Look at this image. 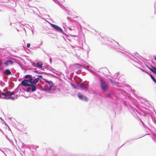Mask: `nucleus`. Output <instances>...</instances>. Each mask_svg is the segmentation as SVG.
I'll return each instance as SVG.
<instances>
[{"label":"nucleus","instance_id":"4","mask_svg":"<svg viewBox=\"0 0 156 156\" xmlns=\"http://www.w3.org/2000/svg\"><path fill=\"white\" fill-rule=\"evenodd\" d=\"M51 26L52 27L55 28L56 30L58 31L61 32H62V28L58 26L53 24H51Z\"/></svg>","mask_w":156,"mask_h":156},{"label":"nucleus","instance_id":"9","mask_svg":"<svg viewBox=\"0 0 156 156\" xmlns=\"http://www.w3.org/2000/svg\"><path fill=\"white\" fill-rule=\"evenodd\" d=\"M37 67L38 68H42L43 64L41 62H38L37 63Z\"/></svg>","mask_w":156,"mask_h":156},{"label":"nucleus","instance_id":"19","mask_svg":"<svg viewBox=\"0 0 156 156\" xmlns=\"http://www.w3.org/2000/svg\"><path fill=\"white\" fill-rule=\"evenodd\" d=\"M1 97V95H0V98Z\"/></svg>","mask_w":156,"mask_h":156},{"label":"nucleus","instance_id":"16","mask_svg":"<svg viewBox=\"0 0 156 156\" xmlns=\"http://www.w3.org/2000/svg\"><path fill=\"white\" fill-rule=\"evenodd\" d=\"M8 97H7V96H5V97H4V98H2V99H7Z\"/></svg>","mask_w":156,"mask_h":156},{"label":"nucleus","instance_id":"7","mask_svg":"<svg viewBox=\"0 0 156 156\" xmlns=\"http://www.w3.org/2000/svg\"><path fill=\"white\" fill-rule=\"evenodd\" d=\"M14 93L13 92H11L10 91H8L6 92H5V96H6L7 97H9L10 96L13 94H14Z\"/></svg>","mask_w":156,"mask_h":156},{"label":"nucleus","instance_id":"1","mask_svg":"<svg viewBox=\"0 0 156 156\" xmlns=\"http://www.w3.org/2000/svg\"><path fill=\"white\" fill-rule=\"evenodd\" d=\"M38 77L42 78V76L36 75V76L27 75L25 76V78L26 79L29 78V80H22L21 81V84L24 86L29 87L27 89V92H34L36 90V86L40 79Z\"/></svg>","mask_w":156,"mask_h":156},{"label":"nucleus","instance_id":"12","mask_svg":"<svg viewBox=\"0 0 156 156\" xmlns=\"http://www.w3.org/2000/svg\"><path fill=\"white\" fill-rule=\"evenodd\" d=\"M45 82L48 83L49 84L50 87H51L52 86V82L51 81H49L46 80H45Z\"/></svg>","mask_w":156,"mask_h":156},{"label":"nucleus","instance_id":"18","mask_svg":"<svg viewBox=\"0 0 156 156\" xmlns=\"http://www.w3.org/2000/svg\"><path fill=\"white\" fill-rule=\"evenodd\" d=\"M2 64V62L1 60H0V66H1Z\"/></svg>","mask_w":156,"mask_h":156},{"label":"nucleus","instance_id":"8","mask_svg":"<svg viewBox=\"0 0 156 156\" xmlns=\"http://www.w3.org/2000/svg\"><path fill=\"white\" fill-rule=\"evenodd\" d=\"M13 63V62L10 60H9L8 61H7L5 63V65L6 66H8L9 64L10 65H12Z\"/></svg>","mask_w":156,"mask_h":156},{"label":"nucleus","instance_id":"17","mask_svg":"<svg viewBox=\"0 0 156 156\" xmlns=\"http://www.w3.org/2000/svg\"><path fill=\"white\" fill-rule=\"evenodd\" d=\"M154 58L156 61V55L154 56Z\"/></svg>","mask_w":156,"mask_h":156},{"label":"nucleus","instance_id":"10","mask_svg":"<svg viewBox=\"0 0 156 156\" xmlns=\"http://www.w3.org/2000/svg\"><path fill=\"white\" fill-rule=\"evenodd\" d=\"M149 68L152 72L156 73L155 72H156V68L154 67L153 68Z\"/></svg>","mask_w":156,"mask_h":156},{"label":"nucleus","instance_id":"13","mask_svg":"<svg viewBox=\"0 0 156 156\" xmlns=\"http://www.w3.org/2000/svg\"><path fill=\"white\" fill-rule=\"evenodd\" d=\"M7 99H11L13 100L14 99V98L13 97L10 96L8 97Z\"/></svg>","mask_w":156,"mask_h":156},{"label":"nucleus","instance_id":"15","mask_svg":"<svg viewBox=\"0 0 156 156\" xmlns=\"http://www.w3.org/2000/svg\"><path fill=\"white\" fill-rule=\"evenodd\" d=\"M0 95H3V96H5V93L2 92V93H1Z\"/></svg>","mask_w":156,"mask_h":156},{"label":"nucleus","instance_id":"6","mask_svg":"<svg viewBox=\"0 0 156 156\" xmlns=\"http://www.w3.org/2000/svg\"><path fill=\"white\" fill-rule=\"evenodd\" d=\"M12 74L11 72L10 69H8L5 70L4 74H5L6 75H9Z\"/></svg>","mask_w":156,"mask_h":156},{"label":"nucleus","instance_id":"2","mask_svg":"<svg viewBox=\"0 0 156 156\" xmlns=\"http://www.w3.org/2000/svg\"><path fill=\"white\" fill-rule=\"evenodd\" d=\"M100 85L102 89L104 91H107L108 89V87L107 84H106V82L101 79L100 80Z\"/></svg>","mask_w":156,"mask_h":156},{"label":"nucleus","instance_id":"14","mask_svg":"<svg viewBox=\"0 0 156 156\" xmlns=\"http://www.w3.org/2000/svg\"><path fill=\"white\" fill-rule=\"evenodd\" d=\"M30 46V43H27V47L28 48H29Z\"/></svg>","mask_w":156,"mask_h":156},{"label":"nucleus","instance_id":"11","mask_svg":"<svg viewBox=\"0 0 156 156\" xmlns=\"http://www.w3.org/2000/svg\"><path fill=\"white\" fill-rule=\"evenodd\" d=\"M150 76L151 78V79L153 80L154 81V83H156V80L154 77L153 76L152 74H150Z\"/></svg>","mask_w":156,"mask_h":156},{"label":"nucleus","instance_id":"3","mask_svg":"<svg viewBox=\"0 0 156 156\" xmlns=\"http://www.w3.org/2000/svg\"><path fill=\"white\" fill-rule=\"evenodd\" d=\"M78 97L80 99L83 101L87 102L88 101V99L87 97L81 93H79L78 94Z\"/></svg>","mask_w":156,"mask_h":156},{"label":"nucleus","instance_id":"5","mask_svg":"<svg viewBox=\"0 0 156 156\" xmlns=\"http://www.w3.org/2000/svg\"><path fill=\"white\" fill-rule=\"evenodd\" d=\"M77 85L78 87L82 88L85 90H87L88 89V88L87 87L85 86L83 84L77 83Z\"/></svg>","mask_w":156,"mask_h":156}]
</instances>
